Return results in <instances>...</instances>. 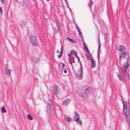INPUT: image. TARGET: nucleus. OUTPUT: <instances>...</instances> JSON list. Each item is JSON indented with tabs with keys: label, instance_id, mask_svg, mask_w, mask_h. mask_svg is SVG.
Here are the masks:
<instances>
[{
	"label": "nucleus",
	"instance_id": "nucleus-34",
	"mask_svg": "<svg viewBox=\"0 0 130 130\" xmlns=\"http://www.w3.org/2000/svg\"><path fill=\"white\" fill-rule=\"evenodd\" d=\"M63 54L61 53V54L60 53L59 55H58V57L59 58H60L62 55Z\"/></svg>",
	"mask_w": 130,
	"mask_h": 130
},
{
	"label": "nucleus",
	"instance_id": "nucleus-13",
	"mask_svg": "<svg viewBox=\"0 0 130 130\" xmlns=\"http://www.w3.org/2000/svg\"><path fill=\"white\" fill-rule=\"evenodd\" d=\"M122 103L123 104V108H128L127 107L129 105L128 102H126L125 103L122 101Z\"/></svg>",
	"mask_w": 130,
	"mask_h": 130
},
{
	"label": "nucleus",
	"instance_id": "nucleus-54",
	"mask_svg": "<svg viewBox=\"0 0 130 130\" xmlns=\"http://www.w3.org/2000/svg\"><path fill=\"white\" fill-rule=\"evenodd\" d=\"M74 113L75 114H76V112H74Z\"/></svg>",
	"mask_w": 130,
	"mask_h": 130
},
{
	"label": "nucleus",
	"instance_id": "nucleus-20",
	"mask_svg": "<svg viewBox=\"0 0 130 130\" xmlns=\"http://www.w3.org/2000/svg\"><path fill=\"white\" fill-rule=\"evenodd\" d=\"M78 32L79 36L80 37L81 39H82V40L83 41H84V39L83 36L82 32H80V31H78Z\"/></svg>",
	"mask_w": 130,
	"mask_h": 130
},
{
	"label": "nucleus",
	"instance_id": "nucleus-42",
	"mask_svg": "<svg viewBox=\"0 0 130 130\" xmlns=\"http://www.w3.org/2000/svg\"><path fill=\"white\" fill-rule=\"evenodd\" d=\"M1 2L3 4L4 3V0H1Z\"/></svg>",
	"mask_w": 130,
	"mask_h": 130
},
{
	"label": "nucleus",
	"instance_id": "nucleus-18",
	"mask_svg": "<svg viewBox=\"0 0 130 130\" xmlns=\"http://www.w3.org/2000/svg\"><path fill=\"white\" fill-rule=\"evenodd\" d=\"M20 3H21L24 6H26L27 4L25 0H21V2H20Z\"/></svg>",
	"mask_w": 130,
	"mask_h": 130
},
{
	"label": "nucleus",
	"instance_id": "nucleus-32",
	"mask_svg": "<svg viewBox=\"0 0 130 130\" xmlns=\"http://www.w3.org/2000/svg\"><path fill=\"white\" fill-rule=\"evenodd\" d=\"M0 13L2 15L3 13V12L2 10V8L0 7Z\"/></svg>",
	"mask_w": 130,
	"mask_h": 130
},
{
	"label": "nucleus",
	"instance_id": "nucleus-12",
	"mask_svg": "<svg viewBox=\"0 0 130 130\" xmlns=\"http://www.w3.org/2000/svg\"><path fill=\"white\" fill-rule=\"evenodd\" d=\"M83 45L84 48L85 50L88 53H90V52L88 49V48L86 46V45L85 43V42L84 41H83Z\"/></svg>",
	"mask_w": 130,
	"mask_h": 130
},
{
	"label": "nucleus",
	"instance_id": "nucleus-11",
	"mask_svg": "<svg viewBox=\"0 0 130 130\" xmlns=\"http://www.w3.org/2000/svg\"><path fill=\"white\" fill-rule=\"evenodd\" d=\"M83 74V71L82 68H80L78 70V75L80 76V77H82Z\"/></svg>",
	"mask_w": 130,
	"mask_h": 130
},
{
	"label": "nucleus",
	"instance_id": "nucleus-56",
	"mask_svg": "<svg viewBox=\"0 0 130 130\" xmlns=\"http://www.w3.org/2000/svg\"><path fill=\"white\" fill-rule=\"evenodd\" d=\"M129 18L130 19V18Z\"/></svg>",
	"mask_w": 130,
	"mask_h": 130
},
{
	"label": "nucleus",
	"instance_id": "nucleus-2",
	"mask_svg": "<svg viewBox=\"0 0 130 130\" xmlns=\"http://www.w3.org/2000/svg\"><path fill=\"white\" fill-rule=\"evenodd\" d=\"M48 105L46 110V112L48 115L50 116L53 113H54V108L53 106L52 97L50 95H48Z\"/></svg>",
	"mask_w": 130,
	"mask_h": 130
},
{
	"label": "nucleus",
	"instance_id": "nucleus-35",
	"mask_svg": "<svg viewBox=\"0 0 130 130\" xmlns=\"http://www.w3.org/2000/svg\"><path fill=\"white\" fill-rule=\"evenodd\" d=\"M76 57L77 58L78 61L79 62L80 61V59H79V57L78 56H76Z\"/></svg>",
	"mask_w": 130,
	"mask_h": 130
},
{
	"label": "nucleus",
	"instance_id": "nucleus-1",
	"mask_svg": "<svg viewBox=\"0 0 130 130\" xmlns=\"http://www.w3.org/2000/svg\"><path fill=\"white\" fill-rule=\"evenodd\" d=\"M93 90L90 87L85 85L79 91H77L78 95L81 96L82 98L86 99L88 96L87 94L91 93Z\"/></svg>",
	"mask_w": 130,
	"mask_h": 130
},
{
	"label": "nucleus",
	"instance_id": "nucleus-50",
	"mask_svg": "<svg viewBox=\"0 0 130 130\" xmlns=\"http://www.w3.org/2000/svg\"><path fill=\"white\" fill-rule=\"evenodd\" d=\"M126 120L128 122H129V120L128 119H126Z\"/></svg>",
	"mask_w": 130,
	"mask_h": 130
},
{
	"label": "nucleus",
	"instance_id": "nucleus-24",
	"mask_svg": "<svg viewBox=\"0 0 130 130\" xmlns=\"http://www.w3.org/2000/svg\"><path fill=\"white\" fill-rule=\"evenodd\" d=\"M27 118L29 120H32L33 119L32 117L29 114H28L27 115Z\"/></svg>",
	"mask_w": 130,
	"mask_h": 130
},
{
	"label": "nucleus",
	"instance_id": "nucleus-52",
	"mask_svg": "<svg viewBox=\"0 0 130 130\" xmlns=\"http://www.w3.org/2000/svg\"><path fill=\"white\" fill-rule=\"evenodd\" d=\"M64 1H65V2L67 1V0H64Z\"/></svg>",
	"mask_w": 130,
	"mask_h": 130
},
{
	"label": "nucleus",
	"instance_id": "nucleus-55",
	"mask_svg": "<svg viewBox=\"0 0 130 130\" xmlns=\"http://www.w3.org/2000/svg\"><path fill=\"white\" fill-rule=\"evenodd\" d=\"M73 63H74V61H73Z\"/></svg>",
	"mask_w": 130,
	"mask_h": 130
},
{
	"label": "nucleus",
	"instance_id": "nucleus-53",
	"mask_svg": "<svg viewBox=\"0 0 130 130\" xmlns=\"http://www.w3.org/2000/svg\"><path fill=\"white\" fill-rule=\"evenodd\" d=\"M49 0H46V1H49Z\"/></svg>",
	"mask_w": 130,
	"mask_h": 130
},
{
	"label": "nucleus",
	"instance_id": "nucleus-37",
	"mask_svg": "<svg viewBox=\"0 0 130 130\" xmlns=\"http://www.w3.org/2000/svg\"><path fill=\"white\" fill-rule=\"evenodd\" d=\"M60 53L61 54V53L63 54V50H62V46H61V51H60Z\"/></svg>",
	"mask_w": 130,
	"mask_h": 130
},
{
	"label": "nucleus",
	"instance_id": "nucleus-16",
	"mask_svg": "<svg viewBox=\"0 0 130 130\" xmlns=\"http://www.w3.org/2000/svg\"><path fill=\"white\" fill-rule=\"evenodd\" d=\"M125 47L123 45H120V48L119 50L120 51L122 52L125 49Z\"/></svg>",
	"mask_w": 130,
	"mask_h": 130
},
{
	"label": "nucleus",
	"instance_id": "nucleus-10",
	"mask_svg": "<svg viewBox=\"0 0 130 130\" xmlns=\"http://www.w3.org/2000/svg\"><path fill=\"white\" fill-rule=\"evenodd\" d=\"M59 89L57 85H56L54 88V90L55 94L56 95L58 94V92L59 91Z\"/></svg>",
	"mask_w": 130,
	"mask_h": 130
},
{
	"label": "nucleus",
	"instance_id": "nucleus-40",
	"mask_svg": "<svg viewBox=\"0 0 130 130\" xmlns=\"http://www.w3.org/2000/svg\"><path fill=\"white\" fill-rule=\"evenodd\" d=\"M74 54L75 56V57L76 56H77V53L76 52H74Z\"/></svg>",
	"mask_w": 130,
	"mask_h": 130
},
{
	"label": "nucleus",
	"instance_id": "nucleus-4",
	"mask_svg": "<svg viewBox=\"0 0 130 130\" xmlns=\"http://www.w3.org/2000/svg\"><path fill=\"white\" fill-rule=\"evenodd\" d=\"M30 42L33 46H37L38 45V41L35 36L31 35L30 37Z\"/></svg>",
	"mask_w": 130,
	"mask_h": 130
},
{
	"label": "nucleus",
	"instance_id": "nucleus-39",
	"mask_svg": "<svg viewBox=\"0 0 130 130\" xmlns=\"http://www.w3.org/2000/svg\"><path fill=\"white\" fill-rule=\"evenodd\" d=\"M79 62L80 64V68H82H82H83L82 67V63H81V61H80Z\"/></svg>",
	"mask_w": 130,
	"mask_h": 130
},
{
	"label": "nucleus",
	"instance_id": "nucleus-31",
	"mask_svg": "<svg viewBox=\"0 0 130 130\" xmlns=\"http://www.w3.org/2000/svg\"><path fill=\"white\" fill-rule=\"evenodd\" d=\"M77 29V30L78 31H80V29L79 28V27L77 26V25H75Z\"/></svg>",
	"mask_w": 130,
	"mask_h": 130
},
{
	"label": "nucleus",
	"instance_id": "nucleus-19",
	"mask_svg": "<svg viewBox=\"0 0 130 130\" xmlns=\"http://www.w3.org/2000/svg\"><path fill=\"white\" fill-rule=\"evenodd\" d=\"M10 70L9 69H6L5 73L7 75H9L10 74Z\"/></svg>",
	"mask_w": 130,
	"mask_h": 130
},
{
	"label": "nucleus",
	"instance_id": "nucleus-45",
	"mask_svg": "<svg viewBox=\"0 0 130 130\" xmlns=\"http://www.w3.org/2000/svg\"><path fill=\"white\" fill-rule=\"evenodd\" d=\"M57 27V30L59 31L60 30V28L59 27Z\"/></svg>",
	"mask_w": 130,
	"mask_h": 130
},
{
	"label": "nucleus",
	"instance_id": "nucleus-26",
	"mask_svg": "<svg viewBox=\"0 0 130 130\" xmlns=\"http://www.w3.org/2000/svg\"><path fill=\"white\" fill-rule=\"evenodd\" d=\"M117 76L119 78V79L121 81H122V80L121 77V76L120 74H119L118 73L117 74Z\"/></svg>",
	"mask_w": 130,
	"mask_h": 130
},
{
	"label": "nucleus",
	"instance_id": "nucleus-47",
	"mask_svg": "<svg viewBox=\"0 0 130 130\" xmlns=\"http://www.w3.org/2000/svg\"><path fill=\"white\" fill-rule=\"evenodd\" d=\"M67 6V7H68V8L69 9V10H70V11H71V9H70V8H69V6H68H68Z\"/></svg>",
	"mask_w": 130,
	"mask_h": 130
},
{
	"label": "nucleus",
	"instance_id": "nucleus-41",
	"mask_svg": "<svg viewBox=\"0 0 130 130\" xmlns=\"http://www.w3.org/2000/svg\"><path fill=\"white\" fill-rule=\"evenodd\" d=\"M71 53H70V54H69L68 55V56L69 57H70L71 56Z\"/></svg>",
	"mask_w": 130,
	"mask_h": 130
},
{
	"label": "nucleus",
	"instance_id": "nucleus-38",
	"mask_svg": "<svg viewBox=\"0 0 130 130\" xmlns=\"http://www.w3.org/2000/svg\"><path fill=\"white\" fill-rule=\"evenodd\" d=\"M71 39V38H70L69 37H67L66 39L70 41Z\"/></svg>",
	"mask_w": 130,
	"mask_h": 130
},
{
	"label": "nucleus",
	"instance_id": "nucleus-6",
	"mask_svg": "<svg viewBox=\"0 0 130 130\" xmlns=\"http://www.w3.org/2000/svg\"><path fill=\"white\" fill-rule=\"evenodd\" d=\"M119 55L120 58H122L123 57H125L127 56L128 57V52L127 51H125L119 53Z\"/></svg>",
	"mask_w": 130,
	"mask_h": 130
},
{
	"label": "nucleus",
	"instance_id": "nucleus-17",
	"mask_svg": "<svg viewBox=\"0 0 130 130\" xmlns=\"http://www.w3.org/2000/svg\"><path fill=\"white\" fill-rule=\"evenodd\" d=\"M91 66L92 68H94L95 66V62L93 60L92 57L91 59Z\"/></svg>",
	"mask_w": 130,
	"mask_h": 130
},
{
	"label": "nucleus",
	"instance_id": "nucleus-27",
	"mask_svg": "<svg viewBox=\"0 0 130 130\" xmlns=\"http://www.w3.org/2000/svg\"><path fill=\"white\" fill-rule=\"evenodd\" d=\"M67 120L69 122H70L72 120V119L68 117H67Z\"/></svg>",
	"mask_w": 130,
	"mask_h": 130
},
{
	"label": "nucleus",
	"instance_id": "nucleus-22",
	"mask_svg": "<svg viewBox=\"0 0 130 130\" xmlns=\"http://www.w3.org/2000/svg\"><path fill=\"white\" fill-rule=\"evenodd\" d=\"M86 55L87 58V59L88 60L90 59V56H91V55L90 53V54H88L87 53H86Z\"/></svg>",
	"mask_w": 130,
	"mask_h": 130
},
{
	"label": "nucleus",
	"instance_id": "nucleus-48",
	"mask_svg": "<svg viewBox=\"0 0 130 130\" xmlns=\"http://www.w3.org/2000/svg\"><path fill=\"white\" fill-rule=\"evenodd\" d=\"M55 23H56V24H57V23H58V22H57V20H55Z\"/></svg>",
	"mask_w": 130,
	"mask_h": 130
},
{
	"label": "nucleus",
	"instance_id": "nucleus-7",
	"mask_svg": "<svg viewBox=\"0 0 130 130\" xmlns=\"http://www.w3.org/2000/svg\"><path fill=\"white\" fill-rule=\"evenodd\" d=\"M123 114L126 116V117L127 118V116L129 113V110L128 108H123L122 111Z\"/></svg>",
	"mask_w": 130,
	"mask_h": 130
},
{
	"label": "nucleus",
	"instance_id": "nucleus-14",
	"mask_svg": "<svg viewBox=\"0 0 130 130\" xmlns=\"http://www.w3.org/2000/svg\"><path fill=\"white\" fill-rule=\"evenodd\" d=\"M26 22L25 21L23 20H22L21 21L20 23V25L22 27H23L25 26Z\"/></svg>",
	"mask_w": 130,
	"mask_h": 130
},
{
	"label": "nucleus",
	"instance_id": "nucleus-43",
	"mask_svg": "<svg viewBox=\"0 0 130 130\" xmlns=\"http://www.w3.org/2000/svg\"><path fill=\"white\" fill-rule=\"evenodd\" d=\"M56 25L57 27H59V24L58 23H57V24H56Z\"/></svg>",
	"mask_w": 130,
	"mask_h": 130
},
{
	"label": "nucleus",
	"instance_id": "nucleus-30",
	"mask_svg": "<svg viewBox=\"0 0 130 130\" xmlns=\"http://www.w3.org/2000/svg\"><path fill=\"white\" fill-rule=\"evenodd\" d=\"M107 33L105 34L104 35V39H107Z\"/></svg>",
	"mask_w": 130,
	"mask_h": 130
},
{
	"label": "nucleus",
	"instance_id": "nucleus-44",
	"mask_svg": "<svg viewBox=\"0 0 130 130\" xmlns=\"http://www.w3.org/2000/svg\"><path fill=\"white\" fill-rule=\"evenodd\" d=\"M63 72H64L65 73H67V71L66 70H64Z\"/></svg>",
	"mask_w": 130,
	"mask_h": 130
},
{
	"label": "nucleus",
	"instance_id": "nucleus-3",
	"mask_svg": "<svg viewBox=\"0 0 130 130\" xmlns=\"http://www.w3.org/2000/svg\"><path fill=\"white\" fill-rule=\"evenodd\" d=\"M130 64V59L128 58L126 62L123 66V69L122 71L124 75H126L127 69Z\"/></svg>",
	"mask_w": 130,
	"mask_h": 130
},
{
	"label": "nucleus",
	"instance_id": "nucleus-8",
	"mask_svg": "<svg viewBox=\"0 0 130 130\" xmlns=\"http://www.w3.org/2000/svg\"><path fill=\"white\" fill-rule=\"evenodd\" d=\"M71 100L69 99H67L63 101L62 104L64 106H66L69 103Z\"/></svg>",
	"mask_w": 130,
	"mask_h": 130
},
{
	"label": "nucleus",
	"instance_id": "nucleus-49",
	"mask_svg": "<svg viewBox=\"0 0 130 130\" xmlns=\"http://www.w3.org/2000/svg\"><path fill=\"white\" fill-rule=\"evenodd\" d=\"M128 124L129 126H130V123L129 122H128Z\"/></svg>",
	"mask_w": 130,
	"mask_h": 130
},
{
	"label": "nucleus",
	"instance_id": "nucleus-28",
	"mask_svg": "<svg viewBox=\"0 0 130 130\" xmlns=\"http://www.w3.org/2000/svg\"><path fill=\"white\" fill-rule=\"evenodd\" d=\"M70 42L72 43H75L76 42L75 40L72 39H71Z\"/></svg>",
	"mask_w": 130,
	"mask_h": 130
},
{
	"label": "nucleus",
	"instance_id": "nucleus-15",
	"mask_svg": "<svg viewBox=\"0 0 130 130\" xmlns=\"http://www.w3.org/2000/svg\"><path fill=\"white\" fill-rule=\"evenodd\" d=\"M79 118V115L77 114H76L74 117V120L76 122H77Z\"/></svg>",
	"mask_w": 130,
	"mask_h": 130
},
{
	"label": "nucleus",
	"instance_id": "nucleus-9",
	"mask_svg": "<svg viewBox=\"0 0 130 130\" xmlns=\"http://www.w3.org/2000/svg\"><path fill=\"white\" fill-rule=\"evenodd\" d=\"M31 59L32 60L35 62L37 63L39 62V58L37 57H31Z\"/></svg>",
	"mask_w": 130,
	"mask_h": 130
},
{
	"label": "nucleus",
	"instance_id": "nucleus-51",
	"mask_svg": "<svg viewBox=\"0 0 130 130\" xmlns=\"http://www.w3.org/2000/svg\"><path fill=\"white\" fill-rule=\"evenodd\" d=\"M58 50H57V53H59V52H58Z\"/></svg>",
	"mask_w": 130,
	"mask_h": 130
},
{
	"label": "nucleus",
	"instance_id": "nucleus-33",
	"mask_svg": "<svg viewBox=\"0 0 130 130\" xmlns=\"http://www.w3.org/2000/svg\"><path fill=\"white\" fill-rule=\"evenodd\" d=\"M80 125H82V122L80 120H79L78 119L77 122Z\"/></svg>",
	"mask_w": 130,
	"mask_h": 130
},
{
	"label": "nucleus",
	"instance_id": "nucleus-29",
	"mask_svg": "<svg viewBox=\"0 0 130 130\" xmlns=\"http://www.w3.org/2000/svg\"><path fill=\"white\" fill-rule=\"evenodd\" d=\"M90 2V10L91 11H92L91 9V5L93 3V2L91 0H89Z\"/></svg>",
	"mask_w": 130,
	"mask_h": 130
},
{
	"label": "nucleus",
	"instance_id": "nucleus-25",
	"mask_svg": "<svg viewBox=\"0 0 130 130\" xmlns=\"http://www.w3.org/2000/svg\"><path fill=\"white\" fill-rule=\"evenodd\" d=\"M1 110L2 112L4 113H5L6 112V110L5 108L4 107H2L1 108Z\"/></svg>",
	"mask_w": 130,
	"mask_h": 130
},
{
	"label": "nucleus",
	"instance_id": "nucleus-5",
	"mask_svg": "<svg viewBox=\"0 0 130 130\" xmlns=\"http://www.w3.org/2000/svg\"><path fill=\"white\" fill-rule=\"evenodd\" d=\"M99 39V43H98V50L97 51V57L98 58V63H100V61H99V59H100V49L101 48V43L100 41V38L99 37L98 38Z\"/></svg>",
	"mask_w": 130,
	"mask_h": 130
},
{
	"label": "nucleus",
	"instance_id": "nucleus-36",
	"mask_svg": "<svg viewBox=\"0 0 130 130\" xmlns=\"http://www.w3.org/2000/svg\"><path fill=\"white\" fill-rule=\"evenodd\" d=\"M75 52V51L74 50H72L71 51V54H74V52Z\"/></svg>",
	"mask_w": 130,
	"mask_h": 130
},
{
	"label": "nucleus",
	"instance_id": "nucleus-23",
	"mask_svg": "<svg viewBox=\"0 0 130 130\" xmlns=\"http://www.w3.org/2000/svg\"><path fill=\"white\" fill-rule=\"evenodd\" d=\"M68 60L69 61V63H70L71 66V67L72 68V69H73V67L72 66V59L70 57H69L68 58Z\"/></svg>",
	"mask_w": 130,
	"mask_h": 130
},
{
	"label": "nucleus",
	"instance_id": "nucleus-46",
	"mask_svg": "<svg viewBox=\"0 0 130 130\" xmlns=\"http://www.w3.org/2000/svg\"><path fill=\"white\" fill-rule=\"evenodd\" d=\"M65 3H66V5L67 6L68 5V3L67 1H66L65 2Z\"/></svg>",
	"mask_w": 130,
	"mask_h": 130
},
{
	"label": "nucleus",
	"instance_id": "nucleus-21",
	"mask_svg": "<svg viewBox=\"0 0 130 130\" xmlns=\"http://www.w3.org/2000/svg\"><path fill=\"white\" fill-rule=\"evenodd\" d=\"M65 65L62 63H60L59 64V69H62L64 67Z\"/></svg>",
	"mask_w": 130,
	"mask_h": 130
}]
</instances>
